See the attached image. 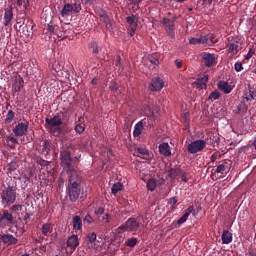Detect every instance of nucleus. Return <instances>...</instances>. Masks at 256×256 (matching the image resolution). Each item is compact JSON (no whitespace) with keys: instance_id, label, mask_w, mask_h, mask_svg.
Listing matches in <instances>:
<instances>
[{"instance_id":"f257e3e1","label":"nucleus","mask_w":256,"mask_h":256,"mask_svg":"<svg viewBox=\"0 0 256 256\" xmlns=\"http://www.w3.org/2000/svg\"><path fill=\"white\" fill-rule=\"evenodd\" d=\"M68 177L67 195L69 200L75 203L79 199V195H81V176L77 172H73Z\"/></svg>"},{"instance_id":"f03ea898","label":"nucleus","mask_w":256,"mask_h":256,"mask_svg":"<svg viewBox=\"0 0 256 256\" xmlns=\"http://www.w3.org/2000/svg\"><path fill=\"white\" fill-rule=\"evenodd\" d=\"M63 119H65V113L61 111L52 118H46L45 123L48 125L51 133L61 135V133H63V128H61V125H63Z\"/></svg>"},{"instance_id":"7ed1b4c3","label":"nucleus","mask_w":256,"mask_h":256,"mask_svg":"<svg viewBox=\"0 0 256 256\" xmlns=\"http://www.w3.org/2000/svg\"><path fill=\"white\" fill-rule=\"evenodd\" d=\"M141 229V217L129 218L124 224L117 228L118 233H137Z\"/></svg>"},{"instance_id":"20e7f679","label":"nucleus","mask_w":256,"mask_h":256,"mask_svg":"<svg viewBox=\"0 0 256 256\" xmlns=\"http://www.w3.org/2000/svg\"><path fill=\"white\" fill-rule=\"evenodd\" d=\"M17 200V190L13 186H8L1 191V203L4 207L13 205Z\"/></svg>"},{"instance_id":"39448f33","label":"nucleus","mask_w":256,"mask_h":256,"mask_svg":"<svg viewBox=\"0 0 256 256\" xmlns=\"http://www.w3.org/2000/svg\"><path fill=\"white\" fill-rule=\"evenodd\" d=\"M60 160L62 167H64V171H66L67 175H73V173H77V170L73 167V159L71 158V152L64 150L60 153Z\"/></svg>"},{"instance_id":"423d86ee","label":"nucleus","mask_w":256,"mask_h":256,"mask_svg":"<svg viewBox=\"0 0 256 256\" xmlns=\"http://www.w3.org/2000/svg\"><path fill=\"white\" fill-rule=\"evenodd\" d=\"M126 22L128 23V35L133 37L135 35V31H137V27H139V16L132 14L126 17Z\"/></svg>"},{"instance_id":"0eeeda50","label":"nucleus","mask_w":256,"mask_h":256,"mask_svg":"<svg viewBox=\"0 0 256 256\" xmlns=\"http://www.w3.org/2000/svg\"><path fill=\"white\" fill-rule=\"evenodd\" d=\"M12 131L15 137H25L29 131V121L19 122Z\"/></svg>"},{"instance_id":"6e6552de","label":"nucleus","mask_w":256,"mask_h":256,"mask_svg":"<svg viewBox=\"0 0 256 256\" xmlns=\"http://www.w3.org/2000/svg\"><path fill=\"white\" fill-rule=\"evenodd\" d=\"M217 59V55L213 53H202V63L205 65V67H215V65H217Z\"/></svg>"},{"instance_id":"1a4fd4ad","label":"nucleus","mask_w":256,"mask_h":256,"mask_svg":"<svg viewBox=\"0 0 256 256\" xmlns=\"http://www.w3.org/2000/svg\"><path fill=\"white\" fill-rule=\"evenodd\" d=\"M207 142H205V140H196L191 142L187 149L188 152H190L191 154H195V153H199L201 151H203V148L206 147Z\"/></svg>"},{"instance_id":"9d476101","label":"nucleus","mask_w":256,"mask_h":256,"mask_svg":"<svg viewBox=\"0 0 256 256\" xmlns=\"http://www.w3.org/2000/svg\"><path fill=\"white\" fill-rule=\"evenodd\" d=\"M209 81V74L204 73L198 76L197 80L192 83V87L195 89H207V83Z\"/></svg>"},{"instance_id":"9b49d317","label":"nucleus","mask_w":256,"mask_h":256,"mask_svg":"<svg viewBox=\"0 0 256 256\" xmlns=\"http://www.w3.org/2000/svg\"><path fill=\"white\" fill-rule=\"evenodd\" d=\"M162 25L170 39L175 38V23L171 22L169 18H163Z\"/></svg>"},{"instance_id":"f8f14e48","label":"nucleus","mask_w":256,"mask_h":256,"mask_svg":"<svg viewBox=\"0 0 256 256\" xmlns=\"http://www.w3.org/2000/svg\"><path fill=\"white\" fill-rule=\"evenodd\" d=\"M147 125L151 127V123H149L148 118H144L140 120L138 123H136L134 126L133 137L135 138L140 137L141 133H143V128L147 127Z\"/></svg>"},{"instance_id":"ddd939ff","label":"nucleus","mask_w":256,"mask_h":256,"mask_svg":"<svg viewBox=\"0 0 256 256\" xmlns=\"http://www.w3.org/2000/svg\"><path fill=\"white\" fill-rule=\"evenodd\" d=\"M165 87V82L159 76L152 78L149 84L150 91H161Z\"/></svg>"},{"instance_id":"4468645a","label":"nucleus","mask_w":256,"mask_h":256,"mask_svg":"<svg viewBox=\"0 0 256 256\" xmlns=\"http://www.w3.org/2000/svg\"><path fill=\"white\" fill-rule=\"evenodd\" d=\"M202 41L203 45H205L206 47H212V45H215V43H217L219 39L217 38V35L209 33L202 36Z\"/></svg>"},{"instance_id":"2eb2a0df","label":"nucleus","mask_w":256,"mask_h":256,"mask_svg":"<svg viewBox=\"0 0 256 256\" xmlns=\"http://www.w3.org/2000/svg\"><path fill=\"white\" fill-rule=\"evenodd\" d=\"M23 87H25V80H23V77H16L14 84L12 85L13 93H19Z\"/></svg>"},{"instance_id":"dca6fc26","label":"nucleus","mask_w":256,"mask_h":256,"mask_svg":"<svg viewBox=\"0 0 256 256\" xmlns=\"http://www.w3.org/2000/svg\"><path fill=\"white\" fill-rule=\"evenodd\" d=\"M4 21L3 25L4 27H9L11 25V21H13V8H6L4 10Z\"/></svg>"},{"instance_id":"f3484780","label":"nucleus","mask_w":256,"mask_h":256,"mask_svg":"<svg viewBox=\"0 0 256 256\" xmlns=\"http://www.w3.org/2000/svg\"><path fill=\"white\" fill-rule=\"evenodd\" d=\"M158 149L160 155H163L164 157H171V146H169V143L163 142L159 144Z\"/></svg>"},{"instance_id":"a211bd4d","label":"nucleus","mask_w":256,"mask_h":256,"mask_svg":"<svg viewBox=\"0 0 256 256\" xmlns=\"http://www.w3.org/2000/svg\"><path fill=\"white\" fill-rule=\"evenodd\" d=\"M6 221L7 225H13L14 217L13 214L9 213V210H3L0 214V223Z\"/></svg>"},{"instance_id":"6ab92c4d","label":"nucleus","mask_w":256,"mask_h":256,"mask_svg":"<svg viewBox=\"0 0 256 256\" xmlns=\"http://www.w3.org/2000/svg\"><path fill=\"white\" fill-rule=\"evenodd\" d=\"M67 247H69L70 249H73V251H75L77 249V247H79V237H77V235L73 234L72 236H70L66 242Z\"/></svg>"},{"instance_id":"aec40b11","label":"nucleus","mask_w":256,"mask_h":256,"mask_svg":"<svg viewBox=\"0 0 256 256\" xmlns=\"http://www.w3.org/2000/svg\"><path fill=\"white\" fill-rule=\"evenodd\" d=\"M191 213L195 215V208L193 206H189L185 210L184 215L177 221V225H183V223H185L189 219V215H191Z\"/></svg>"},{"instance_id":"412c9836","label":"nucleus","mask_w":256,"mask_h":256,"mask_svg":"<svg viewBox=\"0 0 256 256\" xmlns=\"http://www.w3.org/2000/svg\"><path fill=\"white\" fill-rule=\"evenodd\" d=\"M0 239L6 245H15L17 243V238L13 237L11 234H4Z\"/></svg>"},{"instance_id":"4be33fe9","label":"nucleus","mask_w":256,"mask_h":256,"mask_svg":"<svg viewBox=\"0 0 256 256\" xmlns=\"http://www.w3.org/2000/svg\"><path fill=\"white\" fill-rule=\"evenodd\" d=\"M218 89L220 91H223V93H226V95L231 93V91H233V87L229 85V82H225V81L218 82Z\"/></svg>"},{"instance_id":"5701e85b","label":"nucleus","mask_w":256,"mask_h":256,"mask_svg":"<svg viewBox=\"0 0 256 256\" xmlns=\"http://www.w3.org/2000/svg\"><path fill=\"white\" fill-rule=\"evenodd\" d=\"M256 99V91L253 88H249L244 93V103L245 101H253Z\"/></svg>"},{"instance_id":"b1692460","label":"nucleus","mask_w":256,"mask_h":256,"mask_svg":"<svg viewBox=\"0 0 256 256\" xmlns=\"http://www.w3.org/2000/svg\"><path fill=\"white\" fill-rule=\"evenodd\" d=\"M233 242V233L228 230H224L222 233V243L223 245H229V243Z\"/></svg>"},{"instance_id":"393cba45","label":"nucleus","mask_w":256,"mask_h":256,"mask_svg":"<svg viewBox=\"0 0 256 256\" xmlns=\"http://www.w3.org/2000/svg\"><path fill=\"white\" fill-rule=\"evenodd\" d=\"M73 14V8L71 7V3L64 4L62 10L60 11L61 17H69Z\"/></svg>"},{"instance_id":"a878e982","label":"nucleus","mask_w":256,"mask_h":256,"mask_svg":"<svg viewBox=\"0 0 256 256\" xmlns=\"http://www.w3.org/2000/svg\"><path fill=\"white\" fill-rule=\"evenodd\" d=\"M70 5H71V8H72V11H73L74 15H77V14L81 13V10L83 9V7L81 6V1L73 0L70 3Z\"/></svg>"},{"instance_id":"bb28decb","label":"nucleus","mask_w":256,"mask_h":256,"mask_svg":"<svg viewBox=\"0 0 256 256\" xmlns=\"http://www.w3.org/2000/svg\"><path fill=\"white\" fill-rule=\"evenodd\" d=\"M6 143L10 149H15V146L19 145V140L13 134H11L7 136Z\"/></svg>"},{"instance_id":"cd10ccee","label":"nucleus","mask_w":256,"mask_h":256,"mask_svg":"<svg viewBox=\"0 0 256 256\" xmlns=\"http://www.w3.org/2000/svg\"><path fill=\"white\" fill-rule=\"evenodd\" d=\"M215 173H220V175H227V173H229L228 163L225 161L222 164L218 165V167L216 168Z\"/></svg>"},{"instance_id":"c85d7f7f","label":"nucleus","mask_w":256,"mask_h":256,"mask_svg":"<svg viewBox=\"0 0 256 256\" xmlns=\"http://www.w3.org/2000/svg\"><path fill=\"white\" fill-rule=\"evenodd\" d=\"M72 223L73 229H75L76 231H81V229H83V221L81 220L80 216H74Z\"/></svg>"},{"instance_id":"c756f323","label":"nucleus","mask_w":256,"mask_h":256,"mask_svg":"<svg viewBox=\"0 0 256 256\" xmlns=\"http://www.w3.org/2000/svg\"><path fill=\"white\" fill-rule=\"evenodd\" d=\"M100 19H101V21H103V23H105L106 29H107L108 31H113V24L111 23V18H109V15H107V14H102V15L100 16Z\"/></svg>"},{"instance_id":"7c9ffc66","label":"nucleus","mask_w":256,"mask_h":256,"mask_svg":"<svg viewBox=\"0 0 256 256\" xmlns=\"http://www.w3.org/2000/svg\"><path fill=\"white\" fill-rule=\"evenodd\" d=\"M228 53H239V42L234 41L227 44Z\"/></svg>"},{"instance_id":"2f4dec72","label":"nucleus","mask_w":256,"mask_h":256,"mask_svg":"<svg viewBox=\"0 0 256 256\" xmlns=\"http://www.w3.org/2000/svg\"><path fill=\"white\" fill-rule=\"evenodd\" d=\"M86 241L88 245H93L97 241V233L95 232H90L86 236Z\"/></svg>"},{"instance_id":"473e14b6","label":"nucleus","mask_w":256,"mask_h":256,"mask_svg":"<svg viewBox=\"0 0 256 256\" xmlns=\"http://www.w3.org/2000/svg\"><path fill=\"white\" fill-rule=\"evenodd\" d=\"M148 111L149 112H146V115L148 116V118L155 119V117H157V113H159V108L158 107H154V108L149 107Z\"/></svg>"},{"instance_id":"72a5a7b5","label":"nucleus","mask_w":256,"mask_h":256,"mask_svg":"<svg viewBox=\"0 0 256 256\" xmlns=\"http://www.w3.org/2000/svg\"><path fill=\"white\" fill-rule=\"evenodd\" d=\"M13 119H15V113L13 112V110H9L4 120V123L6 125H9V123H13Z\"/></svg>"},{"instance_id":"f704fd0d","label":"nucleus","mask_w":256,"mask_h":256,"mask_svg":"<svg viewBox=\"0 0 256 256\" xmlns=\"http://www.w3.org/2000/svg\"><path fill=\"white\" fill-rule=\"evenodd\" d=\"M99 223L105 225V223H109L111 221V215L109 213H105L103 216H98Z\"/></svg>"},{"instance_id":"c9c22d12","label":"nucleus","mask_w":256,"mask_h":256,"mask_svg":"<svg viewBox=\"0 0 256 256\" xmlns=\"http://www.w3.org/2000/svg\"><path fill=\"white\" fill-rule=\"evenodd\" d=\"M122 190H123V184H121L120 182L115 183L111 189L113 195H117V193H119V191H122Z\"/></svg>"},{"instance_id":"e433bc0d","label":"nucleus","mask_w":256,"mask_h":256,"mask_svg":"<svg viewBox=\"0 0 256 256\" xmlns=\"http://www.w3.org/2000/svg\"><path fill=\"white\" fill-rule=\"evenodd\" d=\"M137 243H139V240L135 237H132V238H129V239L126 240L125 245L127 247L133 248L137 245Z\"/></svg>"},{"instance_id":"4c0bfd02","label":"nucleus","mask_w":256,"mask_h":256,"mask_svg":"<svg viewBox=\"0 0 256 256\" xmlns=\"http://www.w3.org/2000/svg\"><path fill=\"white\" fill-rule=\"evenodd\" d=\"M220 97H221V92H219V90H215L210 93L208 99L210 101H217V99H219Z\"/></svg>"},{"instance_id":"58836bf2","label":"nucleus","mask_w":256,"mask_h":256,"mask_svg":"<svg viewBox=\"0 0 256 256\" xmlns=\"http://www.w3.org/2000/svg\"><path fill=\"white\" fill-rule=\"evenodd\" d=\"M47 29H48L53 35H59V26H58V25H51V24H48Z\"/></svg>"},{"instance_id":"ea45409f","label":"nucleus","mask_w":256,"mask_h":256,"mask_svg":"<svg viewBox=\"0 0 256 256\" xmlns=\"http://www.w3.org/2000/svg\"><path fill=\"white\" fill-rule=\"evenodd\" d=\"M17 5L27 11V8L29 7V0H17Z\"/></svg>"},{"instance_id":"a19ab883","label":"nucleus","mask_w":256,"mask_h":256,"mask_svg":"<svg viewBox=\"0 0 256 256\" xmlns=\"http://www.w3.org/2000/svg\"><path fill=\"white\" fill-rule=\"evenodd\" d=\"M51 224L50 223H46L43 224L42 226V233L43 235H45L47 237V235H49V233H51Z\"/></svg>"},{"instance_id":"79ce46f5","label":"nucleus","mask_w":256,"mask_h":256,"mask_svg":"<svg viewBox=\"0 0 256 256\" xmlns=\"http://www.w3.org/2000/svg\"><path fill=\"white\" fill-rule=\"evenodd\" d=\"M189 43L190 45H203V36L200 38H190Z\"/></svg>"},{"instance_id":"37998d69","label":"nucleus","mask_w":256,"mask_h":256,"mask_svg":"<svg viewBox=\"0 0 256 256\" xmlns=\"http://www.w3.org/2000/svg\"><path fill=\"white\" fill-rule=\"evenodd\" d=\"M157 187V182L154 179H149L147 182V189L153 191Z\"/></svg>"},{"instance_id":"c03bdc74","label":"nucleus","mask_w":256,"mask_h":256,"mask_svg":"<svg viewBox=\"0 0 256 256\" xmlns=\"http://www.w3.org/2000/svg\"><path fill=\"white\" fill-rule=\"evenodd\" d=\"M149 61L152 63V65H159V58L157 57V54L151 55L149 57Z\"/></svg>"},{"instance_id":"a18cd8bd","label":"nucleus","mask_w":256,"mask_h":256,"mask_svg":"<svg viewBox=\"0 0 256 256\" xmlns=\"http://www.w3.org/2000/svg\"><path fill=\"white\" fill-rule=\"evenodd\" d=\"M170 175L171 177H178V175H181V169L171 168Z\"/></svg>"},{"instance_id":"49530a36","label":"nucleus","mask_w":256,"mask_h":256,"mask_svg":"<svg viewBox=\"0 0 256 256\" xmlns=\"http://www.w3.org/2000/svg\"><path fill=\"white\" fill-rule=\"evenodd\" d=\"M94 213L97 215V217H101V215H105V208L98 207L95 209Z\"/></svg>"},{"instance_id":"de8ad7c7","label":"nucleus","mask_w":256,"mask_h":256,"mask_svg":"<svg viewBox=\"0 0 256 256\" xmlns=\"http://www.w3.org/2000/svg\"><path fill=\"white\" fill-rule=\"evenodd\" d=\"M11 211H13L14 213H19V211H21L23 209V205L21 204H16L13 205L11 208Z\"/></svg>"},{"instance_id":"09e8293b","label":"nucleus","mask_w":256,"mask_h":256,"mask_svg":"<svg viewBox=\"0 0 256 256\" xmlns=\"http://www.w3.org/2000/svg\"><path fill=\"white\" fill-rule=\"evenodd\" d=\"M75 131L79 134L83 133L85 131V127L81 124L75 125Z\"/></svg>"},{"instance_id":"8fccbe9b","label":"nucleus","mask_w":256,"mask_h":256,"mask_svg":"<svg viewBox=\"0 0 256 256\" xmlns=\"http://www.w3.org/2000/svg\"><path fill=\"white\" fill-rule=\"evenodd\" d=\"M110 90L117 93V91H119V84H117V82H112L110 85Z\"/></svg>"},{"instance_id":"3c124183","label":"nucleus","mask_w":256,"mask_h":256,"mask_svg":"<svg viewBox=\"0 0 256 256\" xmlns=\"http://www.w3.org/2000/svg\"><path fill=\"white\" fill-rule=\"evenodd\" d=\"M234 69H235V71H237V73H241V71L243 70V63L237 62L234 65Z\"/></svg>"},{"instance_id":"603ef678","label":"nucleus","mask_w":256,"mask_h":256,"mask_svg":"<svg viewBox=\"0 0 256 256\" xmlns=\"http://www.w3.org/2000/svg\"><path fill=\"white\" fill-rule=\"evenodd\" d=\"M181 177V181H183L184 183H187V181H189V174L187 172H183L182 174H180Z\"/></svg>"},{"instance_id":"864d4df0","label":"nucleus","mask_w":256,"mask_h":256,"mask_svg":"<svg viewBox=\"0 0 256 256\" xmlns=\"http://www.w3.org/2000/svg\"><path fill=\"white\" fill-rule=\"evenodd\" d=\"M43 151H45V153H49V151H51V144H49L47 140L44 141Z\"/></svg>"},{"instance_id":"5fc2aeb1","label":"nucleus","mask_w":256,"mask_h":256,"mask_svg":"<svg viewBox=\"0 0 256 256\" xmlns=\"http://www.w3.org/2000/svg\"><path fill=\"white\" fill-rule=\"evenodd\" d=\"M84 223H89V224H91V223H93V221H95L94 219H93V217H91V215H89V214H87L85 217H84Z\"/></svg>"},{"instance_id":"6e6d98bb","label":"nucleus","mask_w":256,"mask_h":256,"mask_svg":"<svg viewBox=\"0 0 256 256\" xmlns=\"http://www.w3.org/2000/svg\"><path fill=\"white\" fill-rule=\"evenodd\" d=\"M91 47H92V53H94L95 55H97V53H99V48L97 47V43L92 42L91 43Z\"/></svg>"},{"instance_id":"4d7b16f0","label":"nucleus","mask_w":256,"mask_h":256,"mask_svg":"<svg viewBox=\"0 0 256 256\" xmlns=\"http://www.w3.org/2000/svg\"><path fill=\"white\" fill-rule=\"evenodd\" d=\"M255 54V51H253V49H250L245 57V59H247L249 61V59H251L253 57V55Z\"/></svg>"},{"instance_id":"13d9d810","label":"nucleus","mask_w":256,"mask_h":256,"mask_svg":"<svg viewBox=\"0 0 256 256\" xmlns=\"http://www.w3.org/2000/svg\"><path fill=\"white\" fill-rule=\"evenodd\" d=\"M115 66L121 67V56H119V55L116 56Z\"/></svg>"},{"instance_id":"bf43d9fd","label":"nucleus","mask_w":256,"mask_h":256,"mask_svg":"<svg viewBox=\"0 0 256 256\" xmlns=\"http://www.w3.org/2000/svg\"><path fill=\"white\" fill-rule=\"evenodd\" d=\"M138 153H140V155H147L148 151L145 148H138L137 149Z\"/></svg>"},{"instance_id":"052dcab7","label":"nucleus","mask_w":256,"mask_h":256,"mask_svg":"<svg viewBox=\"0 0 256 256\" xmlns=\"http://www.w3.org/2000/svg\"><path fill=\"white\" fill-rule=\"evenodd\" d=\"M169 205H177V197L170 198Z\"/></svg>"},{"instance_id":"680f3d73","label":"nucleus","mask_w":256,"mask_h":256,"mask_svg":"<svg viewBox=\"0 0 256 256\" xmlns=\"http://www.w3.org/2000/svg\"><path fill=\"white\" fill-rule=\"evenodd\" d=\"M15 169H17V165L15 163H10L9 164V170L10 171H15Z\"/></svg>"},{"instance_id":"e2e57ef3","label":"nucleus","mask_w":256,"mask_h":256,"mask_svg":"<svg viewBox=\"0 0 256 256\" xmlns=\"http://www.w3.org/2000/svg\"><path fill=\"white\" fill-rule=\"evenodd\" d=\"M245 256H256V253L253 252V250H248V251L245 253Z\"/></svg>"},{"instance_id":"0e129e2a","label":"nucleus","mask_w":256,"mask_h":256,"mask_svg":"<svg viewBox=\"0 0 256 256\" xmlns=\"http://www.w3.org/2000/svg\"><path fill=\"white\" fill-rule=\"evenodd\" d=\"M175 65L177 69H181L183 67V64L181 63V61H178V60L175 61Z\"/></svg>"},{"instance_id":"69168bd1","label":"nucleus","mask_w":256,"mask_h":256,"mask_svg":"<svg viewBox=\"0 0 256 256\" xmlns=\"http://www.w3.org/2000/svg\"><path fill=\"white\" fill-rule=\"evenodd\" d=\"M241 109H244V111H247V105H245V104H240V105L238 106V110L241 111Z\"/></svg>"},{"instance_id":"338daca9","label":"nucleus","mask_w":256,"mask_h":256,"mask_svg":"<svg viewBox=\"0 0 256 256\" xmlns=\"http://www.w3.org/2000/svg\"><path fill=\"white\" fill-rule=\"evenodd\" d=\"M95 3V0H85V5H93Z\"/></svg>"},{"instance_id":"774afa93","label":"nucleus","mask_w":256,"mask_h":256,"mask_svg":"<svg viewBox=\"0 0 256 256\" xmlns=\"http://www.w3.org/2000/svg\"><path fill=\"white\" fill-rule=\"evenodd\" d=\"M25 19L24 18H17L16 23L19 25L21 23H24Z\"/></svg>"}]
</instances>
